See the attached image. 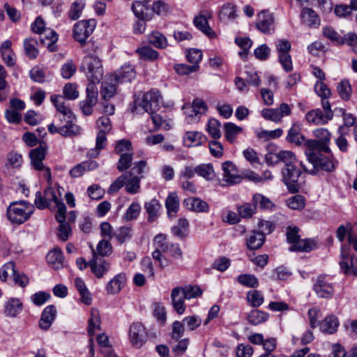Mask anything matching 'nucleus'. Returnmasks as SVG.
<instances>
[{"label":"nucleus","mask_w":357,"mask_h":357,"mask_svg":"<svg viewBox=\"0 0 357 357\" xmlns=\"http://www.w3.org/2000/svg\"><path fill=\"white\" fill-rule=\"evenodd\" d=\"M287 205L292 210H301L305 206V199L301 195H296L287 200Z\"/></svg>","instance_id":"nucleus-61"},{"label":"nucleus","mask_w":357,"mask_h":357,"mask_svg":"<svg viewBox=\"0 0 357 357\" xmlns=\"http://www.w3.org/2000/svg\"><path fill=\"white\" fill-rule=\"evenodd\" d=\"M98 167V164L94 160H87L76 165L70 170V175L72 178H78L84 174L86 172L96 169Z\"/></svg>","instance_id":"nucleus-22"},{"label":"nucleus","mask_w":357,"mask_h":357,"mask_svg":"<svg viewBox=\"0 0 357 357\" xmlns=\"http://www.w3.org/2000/svg\"><path fill=\"white\" fill-rule=\"evenodd\" d=\"M171 298L174 310L178 314H183L185 311L186 307L184 303L185 296L182 292V287H177L172 289Z\"/></svg>","instance_id":"nucleus-20"},{"label":"nucleus","mask_w":357,"mask_h":357,"mask_svg":"<svg viewBox=\"0 0 357 357\" xmlns=\"http://www.w3.org/2000/svg\"><path fill=\"white\" fill-rule=\"evenodd\" d=\"M252 202L256 207L259 206L260 208L264 210H271L274 207V204L270 199L261 194H255L252 197Z\"/></svg>","instance_id":"nucleus-48"},{"label":"nucleus","mask_w":357,"mask_h":357,"mask_svg":"<svg viewBox=\"0 0 357 357\" xmlns=\"http://www.w3.org/2000/svg\"><path fill=\"white\" fill-rule=\"evenodd\" d=\"M144 208L148 213V221L153 222L158 218L161 204L157 199H152L149 202H145Z\"/></svg>","instance_id":"nucleus-28"},{"label":"nucleus","mask_w":357,"mask_h":357,"mask_svg":"<svg viewBox=\"0 0 357 357\" xmlns=\"http://www.w3.org/2000/svg\"><path fill=\"white\" fill-rule=\"evenodd\" d=\"M37 41L33 38H28L24 41V47L26 55L31 59H36L38 51L36 48Z\"/></svg>","instance_id":"nucleus-58"},{"label":"nucleus","mask_w":357,"mask_h":357,"mask_svg":"<svg viewBox=\"0 0 357 357\" xmlns=\"http://www.w3.org/2000/svg\"><path fill=\"white\" fill-rule=\"evenodd\" d=\"M51 101L54 105L57 111L63 114L64 120H66V116L68 119H75L70 109L65 105L63 98L61 96H52Z\"/></svg>","instance_id":"nucleus-32"},{"label":"nucleus","mask_w":357,"mask_h":357,"mask_svg":"<svg viewBox=\"0 0 357 357\" xmlns=\"http://www.w3.org/2000/svg\"><path fill=\"white\" fill-rule=\"evenodd\" d=\"M46 258L48 264L55 270L60 269L63 266L64 257L61 250L58 247L50 250Z\"/></svg>","instance_id":"nucleus-21"},{"label":"nucleus","mask_w":357,"mask_h":357,"mask_svg":"<svg viewBox=\"0 0 357 357\" xmlns=\"http://www.w3.org/2000/svg\"><path fill=\"white\" fill-rule=\"evenodd\" d=\"M269 314L264 311L253 310L248 315V321L252 325H259L268 320Z\"/></svg>","instance_id":"nucleus-41"},{"label":"nucleus","mask_w":357,"mask_h":357,"mask_svg":"<svg viewBox=\"0 0 357 357\" xmlns=\"http://www.w3.org/2000/svg\"><path fill=\"white\" fill-rule=\"evenodd\" d=\"M74 283L81 296L82 301L86 305H90L91 303V297L84 282L81 278H76Z\"/></svg>","instance_id":"nucleus-40"},{"label":"nucleus","mask_w":357,"mask_h":357,"mask_svg":"<svg viewBox=\"0 0 357 357\" xmlns=\"http://www.w3.org/2000/svg\"><path fill=\"white\" fill-rule=\"evenodd\" d=\"M184 142L187 146H197L206 141V137L197 131H188L183 137Z\"/></svg>","instance_id":"nucleus-35"},{"label":"nucleus","mask_w":357,"mask_h":357,"mask_svg":"<svg viewBox=\"0 0 357 357\" xmlns=\"http://www.w3.org/2000/svg\"><path fill=\"white\" fill-rule=\"evenodd\" d=\"M279 160L280 162L284 164V167H288L295 164H301V167L306 170L303 162L298 161L295 154L291 151H279Z\"/></svg>","instance_id":"nucleus-36"},{"label":"nucleus","mask_w":357,"mask_h":357,"mask_svg":"<svg viewBox=\"0 0 357 357\" xmlns=\"http://www.w3.org/2000/svg\"><path fill=\"white\" fill-rule=\"evenodd\" d=\"M275 47L278 55V60L283 69L287 72L293 70V64L289 52L291 48V43L287 40L279 39L275 43Z\"/></svg>","instance_id":"nucleus-6"},{"label":"nucleus","mask_w":357,"mask_h":357,"mask_svg":"<svg viewBox=\"0 0 357 357\" xmlns=\"http://www.w3.org/2000/svg\"><path fill=\"white\" fill-rule=\"evenodd\" d=\"M305 119L309 123L314 125H325L328 121L331 120V114L330 112L324 114L319 109H312L305 115Z\"/></svg>","instance_id":"nucleus-19"},{"label":"nucleus","mask_w":357,"mask_h":357,"mask_svg":"<svg viewBox=\"0 0 357 357\" xmlns=\"http://www.w3.org/2000/svg\"><path fill=\"white\" fill-rule=\"evenodd\" d=\"M75 119H68L66 124L60 126V135L65 137H71L79 134L80 128L78 126L73 123Z\"/></svg>","instance_id":"nucleus-34"},{"label":"nucleus","mask_w":357,"mask_h":357,"mask_svg":"<svg viewBox=\"0 0 357 357\" xmlns=\"http://www.w3.org/2000/svg\"><path fill=\"white\" fill-rule=\"evenodd\" d=\"M339 96L344 100H349L351 98L352 89L348 80H342L337 86Z\"/></svg>","instance_id":"nucleus-55"},{"label":"nucleus","mask_w":357,"mask_h":357,"mask_svg":"<svg viewBox=\"0 0 357 357\" xmlns=\"http://www.w3.org/2000/svg\"><path fill=\"white\" fill-rule=\"evenodd\" d=\"M31 31L38 34L45 33L46 38L49 40L47 43L48 49L51 51L54 50V43L57 40V35L55 31L45 29V22L41 17H37L33 23L31 24ZM40 42L43 45H46L44 38H40Z\"/></svg>","instance_id":"nucleus-7"},{"label":"nucleus","mask_w":357,"mask_h":357,"mask_svg":"<svg viewBox=\"0 0 357 357\" xmlns=\"http://www.w3.org/2000/svg\"><path fill=\"white\" fill-rule=\"evenodd\" d=\"M114 236L120 243H123L126 241L131 238L132 229L127 226L121 227L114 232Z\"/></svg>","instance_id":"nucleus-64"},{"label":"nucleus","mask_w":357,"mask_h":357,"mask_svg":"<svg viewBox=\"0 0 357 357\" xmlns=\"http://www.w3.org/2000/svg\"><path fill=\"white\" fill-rule=\"evenodd\" d=\"M257 28L264 33H271L274 31V17L269 11L264 10L257 15Z\"/></svg>","instance_id":"nucleus-14"},{"label":"nucleus","mask_w":357,"mask_h":357,"mask_svg":"<svg viewBox=\"0 0 357 357\" xmlns=\"http://www.w3.org/2000/svg\"><path fill=\"white\" fill-rule=\"evenodd\" d=\"M48 187L46 188L45 190L43 192L45 195V199L47 201L49 204L50 205L52 202H54V204H56L59 201L61 200V190H63V188L58 186V195H56L54 190L51 187L52 185L48 183Z\"/></svg>","instance_id":"nucleus-53"},{"label":"nucleus","mask_w":357,"mask_h":357,"mask_svg":"<svg viewBox=\"0 0 357 357\" xmlns=\"http://www.w3.org/2000/svg\"><path fill=\"white\" fill-rule=\"evenodd\" d=\"M315 243L311 239H298L289 248L290 251L310 252L315 248Z\"/></svg>","instance_id":"nucleus-42"},{"label":"nucleus","mask_w":357,"mask_h":357,"mask_svg":"<svg viewBox=\"0 0 357 357\" xmlns=\"http://www.w3.org/2000/svg\"><path fill=\"white\" fill-rule=\"evenodd\" d=\"M128 336L132 346L139 349L146 341L147 333L142 323L134 322L130 326Z\"/></svg>","instance_id":"nucleus-8"},{"label":"nucleus","mask_w":357,"mask_h":357,"mask_svg":"<svg viewBox=\"0 0 357 357\" xmlns=\"http://www.w3.org/2000/svg\"><path fill=\"white\" fill-rule=\"evenodd\" d=\"M211 18V14L208 11H202L195 16L193 20L194 25L209 38L215 36V32L209 26L208 20Z\"/></svg>","instance_id":"nucleus-17"},{"label":"nucleus","mask_w":357,"mask_h":357,"mask_svg":"<svg viewBox=\"0 0 357 357\" xmlns=\"http://www.w3.org/2000/svg\"><path fill=\"white\" fill-rule=\"evenodd\" d=\"M197 174L206 180H212L215 176L213 165L211 164H202L196 167Z\"/></svg>","instance_id":"nucleus-56"},{"label":"nucleus","mask_w":357,"mask_h":357,"mask_svg":"<svg viewBox=\"0 0 357 357\" xmlns=\"http://www.w3.org/2000/svg\"><path fill=\"white\" fill-rule=\"evenodd\" d=\"M291 109L287 103H282L279 108H266L261 110V116L266 120L275 123L280 122L284 116H289Z\"/></svg>","instance_id":"nucleus-11"},{"label":"nucleus","mask_w":357,"mask_h":357,"mask_svg":"<svg viewBox=\"0 0 357 357\" xmlns=\"http://www.w3.org/2000/svg\"><path fill=\"white\" fill-rule=\"evenodd\" d=\"M93 257L89 261V266L92 273L98 278H102L110 268L111 264L108 261L98 257L94 249H92Z\"/></svg>","instance_id":"nucleus-13"},{"label":"nucleus","mask_w":357,"mask_h":357,"mask_svg":"<svg viewBox=\"0 0 357 357\" xmlns=\"http://www.w3.org/2000/svg\"><path fill=\"white\" fill-rule=\"evenodd\" d=\"M135 77L136 71L129 64L123 65L115 75H111V80L118 82H130Z\"/></svg>","instance_id":"nucleus-18"},{"label":"nucleus","mask_w":357,"mask_h":357,"mask_svg":"<svg viewBox=\"0 0 357 357\" xmlns=\"http://www.w3.org/2000/svg\"><path fill=\"white\" fill-rule=\"evenodd\" d=\"M247 301L253 307H258L261 306L264 301V298L262 294L255 289L250 290L247 293Z\"/></svg>","instance_id":"nucleus-49"},{"label":"nucleus","mask_w":357,"mask_h":357,"mask_svg":"<svg viewBox=\"0 0 357 357\" xmlns=\"http://www.w3.org/2000/svg\"><path fill=\"white\" fill-rule=\"evenodd\" d=\"M162 97L157 89H151L143 94L140 100L135 101V109L137 113H140L141 108L144 112L151 113L158 109Z\"/></svg>","instance_id":"nucleus-3"},{"label":"nucleus","mask_w":357,"mask_h":357,"mask_svg":"<svg viewBox=\"0 0 357 357\" xmlns=\"http://www.w3.org/2000/svg\"><path fill=\"white\" fill-rule=\"evenodd\" d=\"M33 207L25 201L12 203L7 209V216L13 223L22 224L33 213Z\"/></svg>","instance_id":"nucleus-2"},{"label":"nucleus","mask_w":357,"mask_h":357,"mask_svg":"<svg viewBox=\"0 0 357 357\" xmlns=\"http://www.w3.org/2000/svg\"><path fill=\"white\" fill-rule=\"evenodd\" d=\"M239 216L242 218H250L257 212V207L252 203H244L237 207Z\"/></svg>","instance_id":"nucleus-54"},{"label":"nucleus","mask_w":357,"mask_h":357,"mask_svg":"<svg viewBox=\"0 0 357 357\" xmlns=\"http://www.w3.org/2000/svg\"><path fill=\"white\" fill-rule=\"evenodd\" d=\"M301 17L302 23L308 27H317L320 24V19L318 15L311 8H303Z\"/></svg>","instance_id":"nucleus-23"},{"label":"nucleus","mask_w":357,"mask_h":357,"mask_svg":"<svg viewBox=\"0 0 357 357\" xmlns=\"http://www.w3.org/2000/svg\"><path fill=\"white\" fill-rule=\"evenodd\" d=\"M165 207L168 216L170 218H174L179 208V199L176 192L168 195L165 200Z\"/></svg>","instance_id":"nucleus-31"},{"label":"nucleus","mask_w":357,"mask_h":357,"mask_svg":"<svg viewBox=\"0 0 357 357\" xmlns=\"http://www.w3.org/2000/svg\"><path fill=\"white\" fill-rule=\"evenodd\" d=\"M129 179L127 178L126 181V190L128 193L135 195L140 191V181L141 177L138 176H130Z\"/></svg>","instance_id":"nucleus-52"},{"label":"nucleus","mask_w":357,"mask_h":357,"mask_svg":"<svg viewBox=\"0 0 357 357\" xmlns=\"http://www.w3.org/2000/svg\"><path fill=\"white\" fill-rule=\"evenodd\" d=\"M287 139L290 143H294L298 146L304 144L305 142V137L301 133V126L298 123H294L289 130Z\"/></svg>","instance_id":"nucleus-30"},{"label":"nucleus","mask_w":357,"mask_h":357,"mask_svg":"<svg viewBox=\"0 0 357 357\" xmlns=\"http://www.w3.org/2000/svg\"><path fill=\"white\" fill-rule=\"evenodd\" d=\"M94 28L95 23L92 20H82L77 22L73 29L75 39L81 44L84 43L88 37L93 32Z\"/></svg>","instance_id":"nucleus-10"},{"label":"nucleus","mask_w":357,"mask_h":357,"mask_svg":"<svg viewBox=\"0 0 357 357\" xmlns=\"http://www.w3.org/2000/svg\"><path fill=\"white\" fill-rule=\"evenodd\" d=\"M132 10L135 15L139 20H148L146 11L148 8L145 3L142 1H135L132 4Z\"/></svg>","instance_id":"nucleus-60"},{"label":"nucleus","mask_w":357,"mask_h":357,"mask_svg":"<svg viewBox=\"0 0 357 357\" xmlns=\"http://www.w3.org/2000/svg\"><path fill=\"white\" fill-rule=\"evenodd\" d=\"M111 75L102 83L100 89V94L103 99L108 100L114 96L116 91V84L112 83Z\"/></svg>","instance_id":"nucleus-38"},{"label":"nucleus","mask_w":357,"mask_h":357,"mask_svg":"<svg viewBox=\"0 0 357 357\" xmlns=\"http://www.w3.org/2000/svg\"><path fill=\"white\" fill-rule=\"evenodd\" d=\"M133 153V152H130L119 155L120 158L116 165V169L119 172L127 170L131 167Z\"/></svg>","instance_id":"nucleus-59"},{"label":"nucleus","mask_w":357,"mask_h":357,"mask_svg":"<svg viewBox=\"0 0 357 357\" xmlns=\"http://www.w3.org/2000/svg\"><path fill=\"white\" fill-rule=\"evenodd\" d=\"M56 310L53 305L47 306L41 314L39 326L43 330H47L55 319Z\"/></svg>","instance_id":"nucleus-24"},{"label":"nucleus","mask_w":357,"mask_h":357,"mask_svg":"<svg viewBox=\"0 0 357 357\" xmlns=\"http://www.w3.org/2000/svg\"><path fill=\"white\" fill-rule=\"evenodd\" d=\"M225 137L228 142L232 143L236 136L241 132L242 128L233 123H226L224 125Z\"/></svg>","instance_id":"nucleus-51"},{"label":"nucleus","mask_w":357,"mask_h":357,"mask_svg":"<svg viewBox=\"0 0 357 357\" xmlns=\"http://www.w3.org/2000/svg\"><path fill=\"white\" fill-rule=\"evenodd\" d=\"M313 291L319 298H331L334 294L332 284L323 275H319L314 280Z\"/></svg>","instance_id":"nucleus-12"},{"label":"nucleus","mask_w":357,"mask_h":357,"mask_svg":"<svg viewBox=\"0 0 357 357\" xmlns=\"http://www.w3.org/2000/svg\"><path fill=\"white\" fill-rule=\"evenodd\" d=\"M126 281V275L119 273L109 281L106 286V291L109 294H118L123 287Z\"/></svg>","instance_id":"nucleus-25"},{"label":"nucleus","mask_w":357,"mask_h":357,"mask_svg":"<svg viewBox=\"0 0 357 357\" xmlns=\"http://www.w3.org/2000/svg\"><path fill=\"white\" fill-rule=\"evenodd\" d=\"M188 221L185 218H180L176 225L171 228V231L174 236L183 238L188 234Z\"/></svg>","instance_id":"nucleus-37"},{"label":"nucleus","mask_w":357,"mask_h":357,"mask_svg":"<svg viewBox=\"0 0 357 357\" xmlns=\"http://www.w3.org/2000/svg\"><path fill=\"white\" fill-rule=\"evenodd\" d=\"M22 310V303L18 298H10L5 303L4 314L9 317H16Z\"/></svg>","instance_id":"nucleus-27"},{"label":"nucleus","mask_w":357,"mask_h":357,"mask_svg":"<svg viewBox=\"0 0 357 357\" xmlns=\"http://www.w3.org/2000/svg\"><path fill=\"white\" fill-rule=\"evenodd\" d=\"M301 164H295L288 167H283L282 170V181L287 185L289 192H298L300 190L298 178L302 173Z\"/></svg>","instance_id":"nucleus-4"},{"label":"nucleus","mask_w":357,"mask_h":357,"mask_svg":"<svg viewBox=\"0 0 357 357\" xmlns=\"http://www.w3.org/2000/svg\"><path fill=\"white\" fill-rule=\"evenodd\" d=\"M149 171V168L147 166V162L146 160H141L139 161L135 162L133 164V166L128 174V176H138V177H141V179L145 176V174H147Z\"/></svg>","instance_id":"nucleus-39"},{"label":"nucleus","mask_w":357,"mask_h":357,"mask_svg":"<svg viewBox=\"0 0 357 357\" xmlns=\"http://www.w3.org/2000/svg\"><path fill=\"white\" fill-rule=\"evenodd\" d=\"M342 259L340 261V265L342 271L346 273H350V265L349 261L351 262V273L357 275V257L351 255L349 250L342 246L341 248Z\"/></svg>","instance_id":"nucleus-16"},{"label":"nucleus","mask_w":357,"mask_h":357,"mask_svg":"<svg viewBox=\"0 0 357 357\" xmlns=\"http://www.w3.org/2000/svg\"><path fill=\"white\" fill-rule=\"evenodd\" d=\"M59 223L57 236L59 240L66 241L72 234L71 227L67 221L59 222Z\"/></svg>","instance_id":"nucleus-62"},{"label":"nucleus","mask_w":357,"mask_h":357,"mask_svg":"<svg viewBox=\"0 0 357 357\" xmlns=\"http://www.w3.org/2000/svg\"><path fill=\"white\" fill-rule=\"evenodd\" d=\"M308 160L314 168L326 172L334 171L337 163L333 159L322 155L321 153H310Z\"/></svg>","instance_id":"nucleus-9"},{"label":"nucleus","mask_w":357,"mask_h":357,"mask_svg":"<svg viewBox=\"0 0 357 357\" xmlns=\"http://www.w3.org/2000/svg\"><path fill=\"white\" fill-rule=\"evenodd\" d=\"M98 47L93 53L89 52L84 58L79 69L86 74L89 82H100L103 76L102 61L98 54Z\"/></svg>","instance_id":"nucleus-1"},{"label":"nucleus","mask_w":357,"mask_h":357,"mask_svg":"<svg viewBox=\"0 0 357 357\" xmlns=\"http://www.w3.org/2000/svg\"><path fill=\"white\" fill-rule=\"evenodd\" d=\"M339 326V321L337 317L329 315L326 317L320 324V330L328 334L335 333Z\"/></svg>","instance_id":"nucleus-29"},{"label":"nucleus","mask_w":357,"mask_h":357,"mask_svg":"<svg viewBox=\"0 0 357 357\" xmlns=\"http://www.w3.org/2000/svg\"><path fill=\"white\" fill-rule=\"evenodd\" d=\"M141 209L142 208L139 203L133 202L123 214V219L127 222L137 219L140 214Z\"/></svg>","instance_id":"nucleus-46"},{"label":"nucleus","mask_w":357,"mask_h":357,"mask_svg":"<svg viewBox=\"0 0 357 357\" xmlns=\"http://www.w3.org/2000/svg\"><path fill=\"white\" fill-rule=\"evenodd\" d=\"M313 135L317 138V141L321 142L325 149H330L329 144L331 135L327 129L324 128H317L313 131Z\"/></svg>","instance_id":"nucleus-44"},{"label":"nucleus","mask_w":357,"mask_h":357,"mask_svg":"<svg viewBox=\"0 0 357 357\" xmlns=\"http://www.w3.org/2000/svg\"><path fill=\"white\" fill-rule=\"evenodd\" d=\"M184 204L188 209L197 212H207L209 209L208 204L199 198L189 197L184 200Z\"/></svg>","instance_id":"nucleus-26"},{"label":"nucleus","mask_w":357,"mask_h":357,"mask_svg":"<svg viewBox=\"0 0 357 357\" xmlns=\"http://www.w3.org/2000/svg\"><path fill=\"white\" fill-rule=\"evenodd\" d=\"M31 165L33 168L38 171H43V176L47 183L52 184V178L50 169L43 165V160L45 157V150L43 147H38L31 150L29 153Z\"/></svg>","instance_id":"nucleus-5"},{"label":"nucleus","mask_w":357,"mask_h":357,"mask_svg":"<svg viewBox=\"0 0 357 357\" xmlns=\"http://www.w3.org/2000/svg\"><path fill=\"white\" fill-rule=\"evenodd\" d=\"M282 133L283 130L281 128H277L271 131L265 130H258L256 131L257 137L265 141L279 138L282 136Z\"/></svg>","instance_id":"nucleus-57"},{"label":"nucleus","mask_w":357,"mask_h":357,"mask_svg":"<svg viewBox=\"0 0 357 357\" xmlns=\"http://www.w3.org/2000/svg\"><path fill=\"white\" fill-rule=\"evenodd\" d=\"M135 52L141 59L147 61H153L156 60L158 57V52L149 46H144L137 48Z\"/></svg>","instance_id":"nucleus-47"},{"label":"nucleus","mask_w":357,"mask_h":357,"mask_svg":"<svg viewBox=\"0 0 357 357\" xmlns=\"http://www.w3.org/2000/svg\"><path fill=\"white\" fill-rule=\"evenodd\" d=\"M149 43L157 48L164 49L168 43L166 37L160 32H153L149 36Z\"/></svg>","instance_id":"nucleus-50"},{"label":"nucleus","mask_w":357,"mask_h":357,"mask_svg":"<svg viewBox=\"0 0 357 357\" xmlns=\"http://www.w3.org/2000/svg\"><path fill=\"white\" fill-rule=\"evenodd\" d=\"M223 171L222 180L227 185H231L238 183L241 181L242 177L239 175L236 165L231 161H226L222 163Z\"/></svg>","instance_id":"nucleus-15"},{"label":"nucleus","mask_w":357,"mask_h":357,"mask_svg":"<svg viewBox=\"0 0 357 357\" xmlns=\"http://www.w3.org/2000/svg\"><path fill=\"white\" fill-rule=\"evenodd\" d=\"M304 144L306 147L305 154L307 158H308V155L311 153H320L321 151L325 153H329L331 149L326 150L324 148V145L321 142L317 141V139H307L305 140Z\"/></svg>","instance_id":"nucleus-43"},{"label":"nucleus","mask_w":357,"mask_h":357,"mask_svg":"<svg viewBox=\"0 0 357 357\" xmlns=\"http://www.w3.org/2000/svg\"><path fill=\"white\" fill-rule=\"evenodd\" d=\"M118 155L125 154L126 153L133 152L132 143L128 139H120L116 142L114 150Z\"/></svg>","instance_id":"nucleus-63"},{"label":"nucleus","mask_w":357,"mask_h":357,"mask_svg":"<svg viewBox=\"0 0 357 357\" xmlns=\"http://www.w3.org/2000/svg\"><path fill=\"white\" fill-rule=\"evenodd\" d=\"M265 236L262 232L252 231L246 238V245L250 250L260 248L264 243Z\"/></svg>","instance_id":"nucleus-33"},{"label":"nucleus","mask_w":357,"mask_h":357,"mask_svg":"<svg viewBox=\"0 0 357 357\" xmlns=\"http://www.w3.org/2000/svg\"><path fill=\"white\" fill-rule=\"evenodd\" d=\"M236 10L234 5L228 3L224 5L219 12V18L222 22L234 20L236 17Z\"/></svg>","instance_id":"nucleus-45"}]
</instances>
